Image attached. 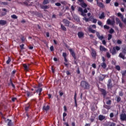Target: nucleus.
Returning a JSON list of instances; mask_svg holds the SVG:
<instances>
[{"label":"nucleus","instance_id":"f257e3e1","mask_svg":"<svg viewBox=\"0 0 126 126\" xmlns=\"http://www.w3.org/2000/svg\"><path fill=\"white\" fill-rule=\"evenodd\" d=\"M81 86L83 88H84V89H89V84L85 81L81 82Z\"/></svg>","mask_w":126,"mask_h":126},{"label":"nucleus","instance_id":"f03ea898","mask_svg":"<svg viewBox=\"0 0 126 126\" xmlns=\"http://www.w3.org/2000/svg\"><path fill=\"white\" fill-rule=\"evenodd\" d=\"M78 11L81 12V15H82V16H86V14L85 13H87V12H88L87 9H85L83 10V9L80 7H78Z\"/></svg>","mask_w":126,"mask_h":126},{"label":"nucleus","instance_id":"7ed1b4c3","mask_svg":"<svg viewBox=\"0 0 126 126\" xmlns=\"http://www.w3.org/2000/svg\"><path fill=\"white\" fill-rule=\"evenodd\" d=\"M63 23L65 25V26H67L68 27H73V24L70 23L67 20L64 19L63 20Z\"/></svg>","mask_w":126,"mask_h":126},{"label":"nucleus","instance_id":"20e7f679","mask_svg":"<svg viewBox=\"0 0 126 126\" xmlns=\"http://www.w3.org/2000/svg\"><path fill=\"white\" fill-rule=\"evenodd\" d=\"M113 88V84L112 83V80L111 79H109L107 84L108 89H112Z\"/></svg>","mask_w":126,"mask_h":126},{"label":"nucleus","instance_id":"39448f33","mask_svg":"<svg viewBox=\"0 0 126 126\" xmlns=\"http://www.w3.org/2000/svg\"><path fill=\"white\" fill-rule=\"evenodd\" d=\"M117 15L118 16H119L120 18H121L123 22H124V23L126 24V18L124 19V15H123V14H122V13H118Z\"/></svg>","mask_w":126,"mask_h":126},{"label":"nucleus","instance_id":"423d86ee","mask_svg":"<svg viewBox=\"0 0 126 126\" xmlns=\"http://www.w3.org/2000/svg\"><path fill=\"white\" fill-rule=\"evenodd\" d=\"M96 35L97 38H98L99 40H103V39H104V35L102 34L101 35H100V33H99V32H96Z\"/></svg>","mask_w":126,"mask_h":126},{"label":"nucleus","instance_id":"0eeeda50","mask_svg":"<svg viewBox=\"0 0 126 126\" xmlns=\"http://www.w3.org/2000/svg\"><path fill=\"white\" fill-rule=\"evenodd\" d=\"M106 22L108 25H114L115 24V20L111 21L110 19H108Z\"/></svg>","mask_w":126,"mask_h":126},{"label":"nucleus","instance_id":"6e6552de","mask_svg":"<svg viewBox=\"0 0 126 126\" xmlns=\"http://www.w3.org/2000/svg\"><path fill=\"white\" fill-rule=\"evenodd\" d=\"M91 51H92V53H91L92 57H93V58H96V56H97V53H96V51H95V50H94V49H92Z\"/></svg>","mask_w":126,"mask_h":126},{"label":"nucleus","instance_id":"1a4fd4ad","mask_svg":"<svg viewBox=\"0 0 126 126\" xmlns=\"http://www.w3.org/2000/svg\"><path fill=\"white\" fill-rule=\"evenodd\" d=\"M84 36V32H78V36L80 39H81V38H83Z\"/></svg>","mask_w":126,"mask_h":126},{"label":"nucleus","instance_id":"9d476101","mask_svg":"<svg viewBox=\"0 0 126 126\" xmlns=\"http://www.w3.org/2000/svg\"><path fill=\"white\" fill-rule=\"evenodd\" d=\"M110 53H111L112 55H116L117 54V52L116 51V48L114 47L112 49H110Z\"/></svg>","mask_w":126,"mask_h":126},{"label":"nucleus","instance_id":"9b49d317","mask_svg":"<svg viewBox=\"0 0 126 126\" xmlns=\"http://www.w3.org/2000/svg\"><path fill=\"white\" fill-rule=\"evenodd\" d=\"M99 50L101 52H106L107 51V49L102 45L99 46Z\"/></svg>","mask_w":126,"mask_h":126},{"label":"nucleus","instance_id":"f8f14e48","mask_svg":"<svg viewBox=\"0 0 126 126\" xmlns=\"http://www.w3.org/2000/svg\"><path fill=\"white\" fill-rule=\"evenodd\" d=\"M119 58L123 59V60H125L126 59V54L121 53L119 54Z\"/></svg>","mask_w":126,"mask_h":126},{"label":"nucleus","instance_id":"ddd939ff","mask_svg":"<svg viewBox=\"0 0 126 126\" xmlns=\"http://www.w3.org/2000/svg\"><path fill=\"white\" fill-rule=\"evenodd\" d=\"M69 51L70 52V54L72 56V57L75 58V53H74V51H73V50L72 49H69Z\"/></svg>","mask_w":126,"mask_h":126},{"label":"nucleus","instance_id":"4468645a","mask_svg":"<svg viewBox=\"0 0 126 126\" xmlns=\"http://www.w3.org/2000/svg\"><path fill=\"white\" fill-rule=\"evenodd\" d=\"M105 13H104V12H102L99 16V19H103L105 18Z\"/></svg>","mask_w":126,"mask_h":126},{"label":"nucleus","instance_id":"2eb2a0df","mask_svg":"<svg viewBox=\"0 0 126 126\" xmlns=\"http://www.w3.org/2000/svg\"><path fill=\"white\" fill-rule=\"evenodd\" d=\"M88 29H89V31L90 32H91V33H93L94 34L96 33V31L92 29V28L91 27H89Z\"/></svg>","mask_w":126,"mask_h":126},{"label":"nucleus","instance_id":"dca6fc26","mask_svg":"<svg viewBox=\"0 0 126 126\" xmlns=\"http://www.w3.org/2000/svg\"><path fill=\"white\" fill-rule=\"evenodd\" d=\"M122 53L123 54H125V55H126V46L123 45V47H122Z\"/></svg>","mask_w":126,"mask_h":126},{"label":"nucleus","instance_id":"f3484780","mask_svg":"<svg viewBox=\"0 0 126 126\" xmlns=\"http://www.w3.org/2000/svg\"><path fill=\"white\" fill-rule=\"evenodd\" d=\"M99 91H100V92H101L102 94L104 95V96H106V94H107V93H106V91L103 89H100L99 90Z\"/></svg>","mask_w":126,"mask_h":126},{"label":"nucleus","instance_id":"a211bd4d","mask_svg":"<svg viewBox=\"0 0 126 126\" xmlns=\"http://www.w3.org/2000/svg\"><path fill=\"white\" fill-rule=\"evenodd\" d=\"M101 66L102 67V68H106L107 67V64L105 63V62H103L100 64Z\"/></svg>","mask_w":126,"mask_h":126},{"label":"nucleus","instance_id":"6ab92c4d","mask_svg":"<svg viewBox=\"0 0 126 126\" xmlns=\"http://www.w3.org/2000/svg\"><path fill=\"white\" fill-rule=\"evenodd\" d=\"M80 5H81V6H82V7H84V8H85V7H87V4L85 3L84 2V1H83V2L81 3Z\"/></svg>","mask_w":126,"mask_h":126},{"label":"nucleus","instance_id":"aec40b11","mask_svg":"<svg viewBox=\"0 0 126 126\" xmlns=\"http://www.w3.org/2000/svg\"><path fill=\"white\" fill-rule=\"evenodd\" d=\"M75 106L77 108V102H76V93H75L74 97Z\"/></svg>","mask_w":126,"mask_h":126},{"label":"nucleus","instance_id":"412c9836","mask_svg":"<svg viewBox=\"0 0 126 126\" xmlns=\"http://www.w3.org/2000/svg\"><path fill=\"white\" fill-rule=\"evenodd\" d=\"M104 119H105V116L103 115H100L98 116V119L99 120V121H103V120H104Z\"/></svg>","mask_w":126,"mask_h":126},{"label":"nucleus","instance_id":"4be33fe9","mask_svg":"<svg viewBox=\"0 0 126 126\" xmlns=\"http://www.w3.org/2000/svg\"><path fill=\"white\" fill-rule=\"evenodd\" d=\"M0 24L1 25H5L6 24V21L4 20H0Z\"/></svg>","mask_w":126,"mask_h":126},{"label":"nucleus","instance_id":"5701e85b","mask_svg":"<svg viewBox=\"0 0 126 126\" xmlns=\"http://www.w3.org/2000/svg\"><path fill=\"white\" fill-rule=\"evenodd\" d=\"M43 109L45 111H48L50 109V106H49V105H47L46 106H44Z\"/></svg>","mask_w":126,"mask_h":126},{"label":"nucleus","instance_id":"b1692460","mask_svg":"<svg viewBox=\"0 0 126 126\" xmlns=\"http://www.w3.org/2000/svg\"><path fill=\"white\" fill-rule=\"evenodd\" d=\"M23 66L25 68V70H26L27 71L29 69V67L26 64H24Z\"/></svg>","mask_w":126,"mask_h":126},{"label":"nucleus","instance_id":"393cba45","mask_svg":"<svg viewBox=\"0 0 126 126\" xmlns=\"http://www.w3.org/2000/svg\"><path fill=\"white\" fill-rule=\"evenodd\" d=\"M41 8L42 9H48L49 8V7L47 5H42L41 6Z\"/></svg>","mask_w":126,"mask_h":126},{"label":"nucleus","instance_id":"a878e982","mask_svg":"<svg viewBox=\"0 0 126 126\" xmlns=\"http://www.w3.org/2000/svg\"><path fill=\"white\" fill-rule=\"evenodd\" d=\"M42 88H39L37 90H36V93H39V95H41V92H42Z\"/></svg>","mask_w":126,"mask_h":126},{"label":"nucleus","instance_id":"bb28decb","mask_svg":"<svg viewBox=\"0 0 126 126\" xmlns=\"http://www.w3.org/2000/svg\"><path fill=\"white\" fill-rule=\"evenodd\" d=\"M61 27L62 30H63V31H66V28H65V27H64L62 24H61Z\"/></svg>","mask_w":126,"mask_h":126},{"label":"nucleus","instance_id":"cd10ccee","mask_svg":"<svg viewBox=\"0 0 126 126\" xmlns=\"http://www.w3.org/2000/svg\"><path fill=\"white\" fill-rule=\"evenodd\" d=\"M2 11H4V12L2 13V15H5L6 14V10L5 8L2 9Z\"/></svg>","mask_w":126,"mask_h":126},{"label":"nucleus","instance_id":"c85d7f7f","mask_svg":"<svg viewBox=\"0 0 126 126\" xmlns=\"http://www.w3.org/2000/svg\"><path fill=\"white\" fill-rule=\"evenodd\" d=\"M104 108H105V109H107V110H110V109H111V106L107 105H104Z\"/></svg>","mask_w":126,"mask_h":126},{"label":"nucleus","instance_id":"c756f323","mask_svg":"<svg viewBox=\"0 0 126 126\" xmlns=\"http://www.w3.org/2000/svg\"><path fill=\"white\" fill-rule=\"evenodd\" d=\"M49 0H44L43 3V4H48L49 3Z\"/></svg>","mask_w":126,"mask_h":126},{"label":"nucleus","instance_id":"7c9ffc66","mask_svg":"<svg viewBox=\"0 0 126 126\" xmlns=\"http://www.w3.org/2000/svg\"><path fill=\"white\" fill-rule=\"evenodd\" d=\"M10 84L12 86V87H13V88H15V86H14V85L13 84V83H12V81L11 80V79H10Z\"/></svg>","mask_w":126,"mask_h":126},{"label":"nucleus","instance_id":"2f4dec72","mask_svg":"<svg viewBox=\"0 0 126 126\" xmlns=\"http://www.w3.org/2000/svg\"><path fill=\"white\" fill-rule=\"evenodd\" d=\"M11 17L13 18V19H17V17L15 14L11 15Z\"/></svg>","mask_w":126,"mask_h":126},{"label":"nucleus","instance_id":"473e14b6","mask_svg":"<svg viewBox=\"0 0 126 126\" xmlns=\"http://www.w3.org/2000/svg\"><path fill=\"white\" fill-rule=\"evenodd\" d=\"M98 25H99V26H101V27H103V24L102 23V22L98 21L97 22Z\"/></svg>","mask_w":126,"mask_h":126},{"label":"nucleus","instance_id":"72a5a7b5","mask_svg":"<svg viewBox=\"0 0 126 126\" xmlns=\"http://www.w3.org/2000/svg\"><path fill=\"white\" fill-rule=\"evenodd\" d=\"M106 57L108 58V59H110V58H111V54L109 52L106 53Z\"/></svg>","mask_w":126,"mask_h":126},{"label":"nucleus","instance_id":"f704fd0d","mask_svg":"<svg viewBox=\"0 0 126 126\" xmlns=\"http://www.w3.org/2000/svg\"><path fill=\"white\" fill-rule=\"evenodd\" d=\"M113 37V36L112 35V34H108V41H110V40H111V39H112V37Z\"/></svg>","mask_w":126,"mask_h":126},{"label":"nucleus","instance_id":"c9c22d12","mask_svg":"<svg viewBox=\"0 0 126 126\" xmlns=\"http://www.w3.org/2000/svg\"><path fill=\"white\" fill-rule=\"evenodd\" d=\"M98 6H99V7H104V5L101 2L98 3Z\"/></svg>","mask_w":126,"mask_h":126},{"label":"nucleus","instance_id":"e433bc0d","mask_svg":"<svg viewBox=\"0 0 126 126\" xmlns=\"http://www.w3.org/2000/svg\"><path fill=\"white\" fill-rule=\"evenodd\" d=\"M116 23L117 24H119V23H121V21H120V19L118 18H116Z\"/></svg>","mask_w":126,"mask_h":126},{"label":"nucleus","instance_id":"4c0bfd02","mask_svg":"<svg viewBox=\"0 0 126 126\" xmlns=\"http://www.w3.org/2000/svg\"><path fill=\"white\" fill-rule=\"evenodd\" d=\"M7 122H8V124H7L8 126H11V120L7 119Z\"/></svg>","mask_w":126,"mask_h":126},{"label":"nucleus","instance_id":"58836bf2","mask_svg":"<svg viewBox=\"0 0 126 126\" xmlns=\"http://www.w3.org/2000/svg\"><path fill=\"white\" fill-rule=\"evenodd\" d=\"M26 94L28 97H31V96H32V94H31V93L29 92H27Z\"/></svg>","mask_w":126,"mask_h":126},{"label":"nucleus","instance_id":"ea45409f","mask_svg":"<svg viewBox=\"0 0 126 126\" xmlns=\"http://www.w3.org/2000/svg\"><path fill=\"white\" fill-rule=\"evenodd\" d=\"M10 62H11V59L10 57H8V61H6L7 64H9V63H10Z\"/></svg>","mask_w":126,"mask_h":126},{"label":"nucleus","instance_id":"a19ab883","mask_svg":"<svg viewBox=\"0 0 126 126\" xmlns=\"http://www.w3.org/2000/svg\"><path fill=\"white\" fill-rule=\"evenodd\" d=\"M115 68H116L117 70H121V67H120L119 65H116Z\"/></svg>","mask_w":126,"mask_h":126},{"label":"nucleus","instance_id":"79ce46f5","mask_svg":"<svg viewBox=\"0 0 126 126\" xmlns=\"http://www.w3.org/2000/svg\"><path fill=\"white\" fill-rule=\"evenodd\" d=\"M83 20H85V21H86V22H88V21H89V19H88L86 17H84V18H83Z\"/></svg>","mask_w":126,"mask_h":126},{"label":"nucleus","instance_id":"37998d69","mask_svg":"<svg viewBox=\"0 0 126 126\" xmlns=\"http://www.w3.org/2000/svg\"><path fill=\"white\" fill-rule=\"evenodd\" d=\"M115 50H116V51H120L121 50V47H119V46H116L115 47Z\"/></svg>","mask_w":126,"mask_h":126},{"label":"nucleus","instance_id":"c03bdc74","mask_svg":"<svg viewBox=\"0 0 126 126\" xmlns=\"http://www.w3.org/2000/svg\"><path fill=\"white\" fill-rule=\"evenodd\" d=\"M29 108H30V105L29 104L28 106H27L25 107V110L27 111H28Z\"/></svg>","mask_w":126,"mask_h":126},{"label":"nucleus","instance_id":"a18cd8bd","mask_svg":"<svg viewBox=\"0 0 126 126\" xmlns=\"http://www.w3.org/2000/svg\"><path fill=\"white\" fill-rule=\"evenodd\" d=\"M114 32L115 31L113 29H111L109 31V33H110V34H113Z\"/></svg>","mask_w":126,"mask_h":126},{"label":"nucleus","instance_id":"49530a36","mask_svg":"<svg viewBox=\"0 0 126 126\" xmlns=\"http://www.w3.org/2000/svg\"><path fill=\"white\" fill-rule=\"evenodd\" d=\"M122 74L123 76H126V70L123 72H122Z\"/></svg>","mask_w":126,"mask_h":126},{"label":"nucleus","instance_id":"de8ad7c7","mask_svg":"<svg viewBox=\"0 0 126 126\" xmlns=\"http://www.w3.org/2000/svg\"><path fill=\"white\" fill-rule=\"evenodd\" d=\"M102 76H103V78L102 79H101V80H103L105 77H109V76L107 75H102Z\"/></svg>","mask_w":126,"mask_h":126},{"label":"nucleus","instance_id":"09e8293b","mask_svg":"<svg viewBox=\"0 0 126 126\" xmlns=\"http://www.w3.org/2000/svg\"><path fill=\"white\" fill-rule=\"evenodd\" d=\"M103 27H104V29H109V28H110V27L109 26H107V25H104V26H103Z\"/></svg>","mask_w":126,"mask_h":126},{"label":"nucleus","instance_id":"8fccbe9b","mask_svg":"<svg viewBox=\"0 0 126 126\" xmlns=\"http://www.w3.org/2000/svg\"><path fill=\"white\" fill-rule=\"evenodd\" d=\"M55 5H56V6H61L62 4L60 2H57L55 3Z\"/></svg>","mask_w":126,"mask_h":126},{"label":"nucleus","instance_id":"3c124183","mask_svg":"<svg viewBox=\"0 0 126 126\" xmlns=\"http://www.w3.org/2000/svg\"><path fill=\"white\" fill-rule=\"evenodd\" d=\"M93 23H97V19L93 18Z\"/></svg>","mask_w":126,"mask_h":126},{"label":"nucleus","instance_id":"603ef678","mask_svg":"<svg viewBox=\"0 0 126 126\" xmlns=\"http://www.w3.org/2000/svg\"><path fill=\"white\" fill-rule=\"evenodd\" d=\"M117 102H120L121 101V97L117 96Z\"/></svg>","mask_w":126,"mask_h":126},{"label":"nucleus","instance_id":"864d4df0","mask_svg":"<svg viewBox=\"0 0 126 126\" xmlns=\"http://www.w3.org/2000/svg\"><path fill=\"white\" fill-rule=\"evenodd\" d=\"M90 27H92L94 29H96V25H92L90 26Z\"/></svg>","mask_w":126,"mask_h":126},{"label":"nucleus","instance_id":"5fc2aeb1","mask_svg":"<svg viewBox=\"0 0 126 126\" xmlns=\"http://www.w3.org/2000/svg\"><path fill=\"white\" fill-rule=\"evenodd\" d=\"M63 58H66V53H63Z\"/></svg>","mask_w":126,"mask_h":126},{"label":"nucleus","instance_id":"6e6d98bb","mask_svg":"<svg viewBox=\"0 0 126 126\" xmlns=\"http://www.w3.org/2000/svg\"><path fill=\"white\" fill-rule=\"evenodd\" d=\"M50 50L51 51V52H53V51H54V46H51L50 48Z\"/></svg>","mask_w":126,"mask_h":126},{"label":"nucleus","instance_id":"4d7b16f0","mask_svg":"<svg viewBox=\"0 0 126 126\" xmlns=\"http://www.w3.org/2000/svg\"><path fill=\"white\" fill-rule=\"evenodd\" d=\"M1 4H4V5H7V2H2L1 3Z\"/></svg>","mask_w":126,"mask_h":126},{"label":"nucleus","instance_id":"13d9d810","mask_svg":"<svg viewBox=\"0 0 126 126\" xmlns=\"http://www.w3.org/2000/svg\"><path fill=\"white\" fill-rule=\"evenodd\" d=\"M110 118H114V113H111L110 114Z\"/></svg>","mask_w":126,"mask_h":126},{"label":"nucleus","instance_id":"bf43d9fd","mask_svg":"<svg viewBox=\"0 0 126 126\" xmlns=\"http://www.w3.org/2000/svg\"><path fill=\"white\" fill-rule=\"evenodd\" d=\"M117 44H122V41L121 40L119 39L117 40Z\"/></svg>","mask_w":126,"mask_h":126},{"label":"nucleus","instance_id":"052dcab7","mask_svg":"<svg viewBox=\"0 0 126 126\" xmlns=\"http://www.w3.org/2000/svg\"><path fill=\"white\" fill-rule=\"evenodd\" d=\"M92 66L94 67V68H96V64L95 63L92 64Z\"/></svg>","mask_w":126,"mask_h":126},{"label":"nucleus","instance_id":"680f3d73","mask_svg":"<svg viewBox=\"0 0 126 126\" xmlns=\"http://www.w3.org/2000/svg\"><path fill=\"white\" fill-rule=\"evenodd\" d=\"M106 104H107V105H111V100H108L106 102Z\"/></svg>","mask_w":126,"mask_h":126},{"label":"nucleus","instance_id":"e2e57ef3","mask_svg":"<svg viewBox=\"0 0 126 126\" xmlns=\"http://www.w3.org/2000/svg\"><path fill=\"white\" fill-rule=\"evenodd\" d=\"M116 126V124L114 123H112L110 124V126Z\"/></svg>","mask_w":126,"mask_h":126},{"label":"nucleus","instance_id":"0e129e2a","mask_svg":"<svg viewBox=\"0 0 126 126\" xmlns=\"http://www.w3.org/2000/svg\"><path fill=\"white\" fill-rule=\"evenodd\" d=\"M102 44L103 45H104V46H106V40H102Z\"/></svg>","mask_w":126,"mask_h":126},{"label":"nucleus","instance_id":"69168bd1","mask_svg":"<svg viewBox=\"0 0 126 126\" xmlns=\"http://www.w3.org/2000/svg\"><path fill=\"white\" fill-rule=\"evenodd\" d=\"M20 47L21 49L22 50H23V47H24V44H22V45H21L20 46Z\"/></svg>","mask_w":126,"mask_h":126},{"label":"nucleus","instance_id":"338daca9","mask_svg":"<svg viewBox=\"0 0 126 126\" xmlns=\"http://www.w3.org/2000/svg\"><path fill=\"white\" fill-rule=\"evenodd\" d=\"M66 74H67V75H70V72H69V71H66Z\"/></svg>","mask_w":126,"mask_h":126},{"label":"nucleus","instance_id":"774afa93","mask_svg":"<svg viewBox=\"0 0 126 126\" xmlns=\"http://www.w3.org/2000/svg\"><path fill=\"white\" fill-rule=\"evenodd\" d=\"M119 26L120 28H123V24L122 23H120Z\"/></svg>","mask_w":126,"mask_h":126}]
</instances>
